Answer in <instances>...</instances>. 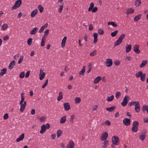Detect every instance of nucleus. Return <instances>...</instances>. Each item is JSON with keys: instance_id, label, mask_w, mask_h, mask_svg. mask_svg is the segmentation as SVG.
Listing matches in <instances>:
<instances>
[{"instance_id": "obj_1", "label": "nucleus", "mask_w": 148, "mask_h": 148, "mask_svg": "<svg viewBox=\"0 0 148 148\" xmlns=\"http://www.w3.org/2000/svg\"><path fill=\"white\" fill-rule=\"evenodd\" d=\"M138 123L137 121H134L133 122L132 131L134 132H136L138 130Z\"/></svg>"}, {"instance_id": "obj_2", "label": "nucleus", "mask_w": 148, "mask_h": 148, "mask_svg": "<svg viewBox=\"0 0 148 148\" xmlns=\"http://www.w3.org/2000/svg\"><path fill=\"white\" fill-rule=\"evenodd\" d=\"M50 127L49 124L47 123L46 125H43L41 127V130L40 131L41 134L44 133L46 131V129H49Z\"/></svg>"}, {"instance_id": "obj_3", "label": "nucleus", "mask_w": 148, "mask_h": 148, "mask_svg": "<svg viewBox=\"0 0 148 148\" xmlns=\"http://www.w3.org/2000/svg\"><path fill=\"white\" fill-rule=\"evenodd\" d=\"M22 3L21 0H18L15 3V4L12 7L11 9L12 10L16 9L17 8L20 7Z\"/></svg>"}, {"instance_id": "obj_4", "label": "nucleus", "mask_w": 148, "mask_h": 148, "mask_svg": "<svg viewBox=\"0 0 148 148\" xmlns=\"http://www.w3.org/2000/svg\"><path fill=\"white\" fill-rule=\"evenodd\" d=\"M112 143L116 145H117L119 144V139L118 137L116 136H114L112 138Z\"/></svg>"}, {"instance_id": "obj_5", "label": "nucleus", "mask_w": 148, "mask_h": 148, "mask_svg": "<svg viewBox=\"0 0 148 148\" xmlns=\"http://www.w3.org/2000/svg\"><path fill=\"white\" fill-rule=\"evenodd\" d=\"M129 97L127 95L125 96L121 103V105L123 106H125L127 104L129 100Z\"/></svg>"}, {"instance_id": "obj_6", "label": "nucleus", "mask_w": 148, "mask_h": 148, "mask_svg": "<svg viewBox=\"0 0 148 148\" xmlns=\"http://www.w3.org/2000/svg\"><path fill=\"white\" fill-rule=\"evenodd\" d=\"M108 134L107 132H105L103 133L101 136L100 139L101 141L107 140L106 139L108 137Z\"/></svg>"}, {"instance_id": "obj_7", "label": "nucleus", "mask_w": 148, "mask_h": 148, "mask_svg": "<svg viewBox=\"0 0 148 148\" xmlns=\"http://www.w3.org/2000/svg\"><path fill=\"white\" fill-rule=\"evenodd\" d=\"M134 51L136 53L138 54L140 52V51L139 49V46L138 45L136 44L134 45L133 47Z\"/></svg>"}, {"instance_id": "obj_8", "label": "nucleus", "mask_w": 148, "mask_h": 148, "mask_svg": "<svg viewBox=\"0 0 148 148\" xmlns=\"http://www.w3.org/2000/svg\"><path fill=\"white\" fill-rule=\"evenodd\" d=\"M105 64L107 66L110 67L112 64V60L111 59H108L106 60Z\"/></svg>"}, {"instance_id": "obj_9", "label": "nucleus", "mask_w": 148, "mask_h": 148, "mask_svg": "<svg viewBox=\"0 0 148 148\" xmlns=\"http://www.w3.org/2000/svg\"><path fill=\"white\" fill-rule=\"evenodd\" d=\"M74 143L72 141H70L66 145V148H74Z\"/></svg>"}, {"instance_id": "obj_10", "label": "nucleus", "mask_w": 148, "mask_h": 148, "mask_svg": "<svg viewBox=\"0 0 148 148\" xmlns=\"http://www.w3.org/2000/svg\"><path fill=\"white\" fill-rule=\"evenodd\" d=\"M143 133L142 132H141V134L139 136V139L142 141L144 140L146 137V133L144 132Z\"/></svg>"}, {"instance_id": "obj_11", "label": "nucleus", "mask_w": 148, "mask_h": 148, "mask_svg": "<svg viewBox=\"0 0 148 148\" xmlns=\"http://www.w3.org/2000/svg\"><path fill=\"white\" fill-rule=\"evenodd\" d=\"M140 106L139 102L138 101H137L135 105V109L136 112L138 113L140 110Z\"/></svg>"}, {"instance_id": "obj_12", "label": "nucleus", "mask_w": 148, "mask_h": 148, "mask_svg": "<svg viewBox=\"0 0 148 148\" xmlns=\"http://www.w3.org/2000/svg\"><path fill=\"white\" fill-rule=\"evenodd\" d=\"M123 123L125 126H128L130 124V119L125 118L123 121Z\"/></svg>"}, {"instance_id": "obj_13", "label": "nucleus", "mask_w": 148, "mask_h": 148, "mask_svg": "<svg viewBox=\"0 0 148 148\" xmlns=\"http://www.w3.org/2000/svg\"><path fill=\"white\" fill-rule=\"evenodd\" d=\"M102 143V146L103 148H106L107 147V146L109 145V141L108 140H105Z\"/></svg>"}, {"instance_id": "obj_14", "label": "nucleus", "mask_w": 148, "mask_h": 148, "mask_svg": "<svg viewBox=\"0 0 148 148\" xmlns=\"http://www.w3.org/2000/svg\"><path fill=\"white\" fill-rule=\"evenodd\" d=\"M123 38H119L118 40L116 41L114 44V47H116L120 44L122 42Z\"/></svg>"}, {"instance_id": "obj_15", "label": "nucleus", "mask_w": 148, "mask_h": 148, "mask_svg": "<svg viewBox=\"0 0 148 148\" xmlns=\"http://www.w3.org/2000/svg\"><path fill=\"white\" fill-rule=\"evenodd\" d=\"M64 109L66 111L69 110L70 108V105L68 103H64Z\"/></svg>"}, {"instance_id": "obj_16", "label": "nucleus", "mask_w": 148, "mask_h": 148, "mask_svg": "<svg viewBox=\"0 0 148 148\" xmlns=\"http://www.w3.org/2000/svg\"><path fill=\"white\" fill-rule=\"evenodd\" d=\"M15 63V62L14 60L12 61L10 63V64L8 66V68L10 69H12L13 66H14Z\"/></svg>"}, {"instance_id": "obj_17", "label": "nucleus", "mask_w": 148, "mask_h": 148, "mask_svg": "<svg viewBox=\"0 0 148 148\" xmlns=\"http://www.w3.org/2000/svg\"><path fill=\"white\" fill-rule=\"evenodd\" d=\"M134 12V10L133 8H130L127 10L126 11V14H130L133 13Z\"/></svg>"}, {"instance_id": "obj_18", "label": "nucleus", "mask_w": 148, "mask_h": 148, "mask_svg": "<svg viewBox=\"0 0 148 148\" xmlns=\"http://www.w3.org/2000/svg\"><path fill=\"white\" fill-rule=\"evenodd\" d=\"M24 136L25 134H22L19 137L16 139V141L18 142L22 140L24 138Z\"/></svg>"}, {"instance_id": "obj_19", "label": "nucleus", "mask_w": 148, "mask_h": 148, "mask_svg": "<svg viewBox=\"0 0 148 148\" xmlns=\"http://www.w3.org/2000/svg\"><path fill=\"white\" fill-rule=\"evenodd\" d=\"M38 11L37 9H36L33 10L31 12V16L32 17H34L38 13Z\"/></svg>"}, {"instance_id": "obj_20", "label": "nucleus", "mask_w": 148, "mask_h": 148, "mask_svg": "<svg viewBox=\"0 0 148 148\" xmlns=\"http://www.w3.org/2000/svg\"><path fill=\"white\" fill-rule=\"evenodd\" d=\"M101 79V77L100 76H98L96 77L94 80L93 82L96 84L99 82Z\"/></svg>"}, {"instance_id": "obj_21", "label": "nucleus", "mask_w": 148, "mask_h": 148, "mask_svg": "<svg viewBox=\"0 0 148 148\" xmlns=\"http://www.w3.org/2000/svg\"><path fill=\"white\" fill-rule=\"evenodd\" d=\"M63 98V93L62 92H60L59 93V95L57 98V100L60 101Z\"/></svg>"}, {"instance_id": "obj_22", "label": "nucleus", "mask_w": 148, "mask_h": 148, "mask_svg": "<svg viewBox=\"0 0 148 148\" xmlns=\"http://www.w3.org/2000/svg\"><path fill=\"white\" fill-rule=\"evenodd\" d=\"M38 29V28L37 27H35L31 31L30 33L31 34H34L37 31Z\"/></svg>"}, {"instance_id": "obj_23", "label": "nucleus", "mask_w": 148, "mask_h": 148, "mask_svg": "<svg viewBox=\"0 0 148 148\" xmlns=\"http://www.w3.org/2000/svg\"><path fill=\"white\" fill-rule=\"evenodd\" d=\"M132 45H129L127 46L126 45V52L127 53L129 52L131 49Z\"/></svg>"}, {"instance_id": "obj_24", "label": "nucleus", "mask_w": 148, "mask_h": 148, "mask_svg": "<svg viewBox=\"0 0 148 148\" xmlns=\"http://www.w3.org/2000/svg\"><path fill=\"white\" fill-rule=\"evenodd\" d=\"M115 108V106H112L110 108H107L106 110L109 112H112Z\"/></svg>"}, {"instance_id": "obj_25", "label": "nucleus", "mask_w": 148, "mask_h": 148, "mask_svg": "<svg viewBox=\"0 0 148 148\" xmlns=\"http://www.w3.org/2000/svg\"><path fill=\"white\" fill-rule=\"evenodd\" d=\"M141 16H142V15L141 14H140L136 16H135V17H134V21H138L140 19Z\"/></svg>"}, {"instance_id": "obj_26", "label": "nucleus", "mask_w": 148, "mask_h": 148, "mask_svg": "<svg viewBox=\"0 0 148 148\" xmlns=\"http://www.w3.org/2000/svg\"><path fill=\"white\" fill-rule=\"evenodd\" d=\"M66 38H64L62 40L61 46L62 48L64 47L65 46Z\"/></svg>"}, {"instance_id": "obj_27", "label": "nucleus", "mask_w": 148, "mask_h": 148, "mask_svg": "<svg viewBox=\"0 0 148 148\" xmlns=\"http://www.w3.org/2000/svg\"><path fill=\"white\" fill-rule=\"evenodd\" d=\"M66 120V116H63L61 118L60 120V123L62 124L65 122Z\"/></svg>"}, {"instance_id": "obj_28", "label": "nucleus", "mask_w": 148, "mask_h": 148, "mask_svg": "<svg viewBox=\"0 0 148 148\" xmlns=\"http://www.w3.org/2000/svg\"><path fill=\"white\" fill-rule=\"evenodd\" d=\"M7 71V69L5 68L3 69L2 70H1L0 75L1 76H3L6 73Z\"/></svg>"}, {"instance_id": "obj_29", "label": "nucleus", "mask_w": 148, "mask_h": 148, "mask_svg": "<svg viewBox=\"0 0 148 148\" xmlns=\"http://www.w3.org/2000/svg\"><path fill=\"white\" fill-rule=\"evenodd\" d=\"M142 110L143 112H145V111L146 110L148 113V106L144 105L143 107Z\"/></svg>"}, {"instance_id": "obj_30", "label": "nucleus", "mask_w": 148, "mask_h": 148, "mask_svg": "<svg viewBox=\"0 0 148 148\" xmlns=\"http://www.w3.org/2000/svg\"><path fill=\"white\" fill-rule=\"evenodd\" d=\"M147 60H144L142 62L140 66V67L142 68L145 66L147 64Z\"/></svg>"}, {"instance_id": "obj_31", "label": "nucleus", "mask_w": 148, "mask_h": 148, "mask_svg": "<svg viewBox=\"0 0 148 148\" xmlns=\"http://www.w3.org/2000/svg\"><path fill=\"white\" fill-rule=\"evenodd\" d=\"M141 2L140 0H136L135 4L136 7H138L141 4Z\"/></svg>"}, {"instance_id": "obj_32", "label": "nucleus", "mask_w": 148, "mask_h": 148, "mask_svg": "<svg viewBox=\"0 0 148 148\" xmlns=\"http://www.w3.org/2000/svg\"><path fill=\"white\" fill-rule=\"evenodd\" d=\"M114 97L113 95H112L111 96L108 97L107 98L106 100L107 101H112L114 98Z\"/></svg>"}, {"instance_id": "obj_33", "label": "nucleus", "mask_w": 148, "mask_h": 148, "mask_svg": "<svg viewBox=\"0 0 148 148\" xmlns=\"http://www.w3.org/2000/svg\"><path fill=\"white\" fill-rule=\"evenodd\" d=\"M111 123L108 120L106 121L104 123H103L101 124V125H104L105 124L107 125H110Z\"/></svg>"}, {"instance_id": "obj_34", "label": "nucleus", "mask_w": 148, "mask_h": 148, "mask_svg": "<svg viewBox=\"0 0 148 148\" xmlns=\"http://www.w3.org/2000/svg\"><path fill=\"white\" fill-rule=\"evenodd\" d=\"M146 74L145 73H142L140 76V79L142 81H144L145 79Z\"/></svg>"}, {"instance_id": "obj_35", "label": "nucleus", "mask_w": 148, "mask_h": 148, "mask_svg": "<svg viewBox=\"0 0 148 148\" xmlns=\"http://www.w3.org/2000/svg\"><path fill=\"white\" fill-rule=\"evenodd\" d=\"M37 118L39 119L40 122H44L46 119V117L44 116H42L40 118L37 117Z\"/></svg>"}, {"instance_id": "obj_36", "label": "nucleus", "mask_w": 148, "mask_h": 148, "mask_svg": "<svg viewBox=\"0 0 148 148\" xmlns=\"http://www.w3.org/2000/svg\"><path fill=\"white\" fill-rule=\"evenodd\" d=\"M142 73L143 72L142 71H139L135 74V76L136 77H140Z\"/></svg>"}, {"instance_id": "obj_37", "label": "nucleus", "mask_w": 148, "mask_h": 148, "mask_svg": "<svg viewBox=\"0 0 148 148\" xmlns=\"http://www.w3.org/2000/svg\"><path fill=\"white\" fill-rule=\"evenodd\" d=\"M94 4L93 3H91L90 4V6L88 9V11H90L94 8Z\"/></svg>"}, {"instance_id": "obj_38", "label": "nucleus", "mask_w": 148, "mask_h": 148, "mask_svg": "<svg viewBox=\"0 0 148 148\" xmlns=\"http://www.w3.org/2000/svg\"><path fill=\"white\" fill-rule=\"evenodd\" d=\"M62 132L61 130H58L57 134V138H59L62 134Z\"/></svg>"}, {"instance_id": "obj_39", "label": "nucleus", "mask_w": 148, "mask_h": 148, "mask_svg": "<svg viewBox=\"0 0 148 148\" xmlns=\"http://www.w3.org/2000/svg\"><path fill=\"white\" fill-rule=\"evenodd\" d=\"M46 38H42V41L41 43V46L43 47L45 45V42L46 40Z\"/></svg>"}, {"instance_id": "obj_40", "label": "nucleus", "mask_w": 148, "mask_h": 148, "mask_svg": "<svg viewBox=\"0 0 148 148\" xmlns=\"http://www.w3.org/2000/svg\"><path fill=\"white\" fill-rule=\"evenodd\" d=\"M86 70V66H84L83 68V69L82 71H80L79 72V75H83L84 73L85 72Z\"/></svg>"}, {"instance_id": "obj_41", "label": "nucleus", "mask_w": 148, "mask_h": 148, "mask_svg": "<svg viewBox=\"0 0 148 148\" xmlns=\"http://www.w3.org/2000/svg\"><path fill=\"white\" fill-rule=\"evenodd\" d=\"M38 8L40 13L42 12L44 9V7L43 6H41V5H39L38 6Z\"/></svg>"}, {"instance_id": "obj_42", "label": "nucleus", "mask_w": 148, "mask_h": 148, "mask_svg": "<svg viewBox=\"0 0 148 148\" xmlns=\"http://www.w3.org/2000/svg\"><path fill=\"white\" fill-rule=\"evenodd\" d=\"M75 101L76 103H79L81 101V99L80 97H76L75 99Z\"/></svg>"}, {"instance_id": "obj_43", "label": "nucleus", "mask_w": 148, "mask_h": 148, "mask_svg": "<svg viewBox=\"0 0 148 148\" xmlns=\"http://www.w3.org/2000/svg\"><path fill=\"white\" fill-rule=\"evenodd\" d=\"M119 32L118 30H116L115 31L111 33V36L112 37H114L116 36V34Z\"/></svg>"}, {"instance_id": "obj_44", "label": "nucleus", "mask_w": 148, "mask_h": 148, "mask_svg": "<svg viewBox=\"0 0 148 148\" xmlns=\"http://www.w3.org/2000/svg\"><path fill=\"white\" fill-rule=\"evenodd\" d=\"M121 92H118L116 94L115 97L117 99H118L121 97Z\"/></svg>"}, {"instance_id": "obj_45", "label": "nucleus", "mask_w": 148, "mask_h": 148, "mask_svg": "<svg viewBox=\"0 0 148 148\" xmlns=\"http://www.w3.org/2000/svg\"><path fill=\"white\" fill-rule=\"evenodd\" d=\"M20 105L21 106L20 108V110L21 112H23V111L25 109L26 106L22 105V104Z\"/></svg>"}, {"instance_id": "obj_46", "label": "nucleus", "mask_w": 148, "mask_h": 148, "mask_svg": "<svg viewBox=\"0 0 148 148\" xmlns=\"http://www.w3.org/2000/svg\"><path fill=\"white\" fill-rule=\"evenodd\" d=\"M45 72L42 73V74H41L40 75V78H39L40 79V80H42V79H43L45 77Z\"/></svg>"}, {"instance_id": "obj_47", "label": "nucleus", "mask_w": 148, "mask_h": 148, "mask_svg": "<svg viewBox=\"0 0 148 148\" xmlns=\"http://www.w3.org/2000/svg\"><path fill=\"white\" fill-rule=\"evenodd\" d=\"M23 56H20V59L18 62V64H21L22 61H23Z\"/></svg>"}, {"instance_id": "obj_48", "label": "nucleus", "mask_w": 148, "mask_h": 148, "mask_svg": "<svg viewBox=\"0 0 148 148\" xmlns=\"http://www.w3.org/2000/svg\"><path fill=\"white\" fill-rule=\"evenodd\" d=\"M32 39L31 38H29L27 41V44L29 45H30L32 44Z\"/></svg>"}, {"instance_id": "obj_49", "label": "nucleus", "mask_w": 148, "mask_h": 148, "mask_svg": "<svg viewBox=\"0 0 148 148\" xmlns=\"http://www.w3.org/2000/svg\"><path fill=\"white\" fill-rule=\"evenodd\" d=\"M75 115L74 114L72 115L71 116V119L70 120V122L71 123L73 122V119L75 118Z\"/></svg>"}, {"instance_id": "obj_50", "label": "nucleus", "mask_w": 148, "mask_h": 148, "mask_svg": "<svg viewBox=\"0 0 148 148\" xmlns=\"http://www.w3.org/2000/svg\"><path fill=\"white\" fill-rule=\"evenodd\" d=\"M8 25L7 24L3 25L1 27V29L2 30H4L5 29L8 28Z\"/></svg>"}, {"instance_id": "obj_51", "label": "nucleus", "mask_w": 148, "mask_h": 148, "mask_svg": "<svg viewBox=\"0 0 148 148\" xmlns=\"http://www.w3.org/2000/svg\"><path fill=\"white\" fill-rule=\"evenodd\" d=\"M98 33L99 34L102 35L104 34V31L102 29H100L98 31Z\"/></svg>"}, {"instance_id": "obj_52", "label": "nucleus", "mask_w": 148, "mask_h": 148, "mask_svg": "<svg viewBox=\"0 0 148 148\" xmlns=\"http://www.w3.org/2000/svg\"><path fill=\"white\" fill-rule=\"evenodd\" d=\"M120 63V62L118 60H115L114 62V63L116 66L119 65Z\"/></svg>"}, {"instance_id": "obj_53", "label": "nucleus", "mask_w": 148, "mask_h": 148, "mask_svg": "<svg viewBox=\"0 0 148 148\" xmlns=\"http://www.w3.org/2000/svg\"><path fill=\"white\" fill-rule=\"evenodd\" d=\"M25 76V72H21L19 75V77L20 78H23Z\"/></svg>"}, {"instance_id": "obj_54", "label": "nucleus", "mask_w": 148, "mask_h": 148, "mask_svg": "<svg viewBox=\"0 0 148 148\" xmlns=\"http://www.w3.org/2000/svg\"><path fill=\"white\" fill-rule=\"evenodd\" d=\"M48 79H47L46 80V81L45 82V84L42 86V87L43 88H44L48 84Z\"/></svg>"}, {"instance_id": "obj_55", "label": "nucleus", "mask_w": 148, "mask_h": 148, "mask_svg": "<svg viewBox=\"0 0 148 148\" xmlns=\"http://www.w3.org/2000/svg\"><path fill=\"white\" fill-rule=\"evenodd\" d=\"M49 33V29H47L45 32L44 34V36L43 37H46L47 36L48 34Z\"/></svg>"}, {"instance_id": "obj_56", "label": "nucleus", "mask_w": 148, "mask_h": 148, "mask_svg": "<svg viewBox=\"0 0 148 148\" xmlns=\"http://www.w3.org/2000/svg\"><path fill=\"white\" fill-rule=\"evenodd\" d=\"M96 50H95L90 53V55L91 56H94L96 54Z\"/></svg>"}, {"instance_id": "obj_57", "label": "nucleus", "mask_w": 148, "mask_h": 148, "mask_svg": "<svg viewBox=\"0 0 148 148\" xmlns=\"http://www.w3.org/2000/svg\"><path fill=\"white\" fill-rule=\"evenodd\" d=\"M25 100V97H23L22 96H21V99L20 101V104H21L22 103H23L24 101Z\"/></svg>"}, {"instance_id": "obj_58", "label": "nucleus", "mask_w": 148, "mask_h": 148, "mask_svg": "<svg viewBox=\"0 0 148 148\" xmlns=\"http://www.w3.org/2000/svg\"><path fill=\"white\" fill-rule=\"evenodd\" d=\"M98 10V8L97 7H95L93 8L92 10H91L92 12H95L97 11Z\"/></svg>"}, {"instance_id": "obj_59", "label": "nucleus", "mask_w": 148, "mask_h": 148, "mask_svg": "<svg viewBox=\"0 0 148 148\" xmlns=\"http://www.w3.org/2000/svg\"><path fill=\"white\" fill-rule=\"evenodd\" d=\"M9 117L8 114L7 113L5 114L3 116L4 119L5 120L7 119Z\"/></svg>"}, {"instance_id": "obj_60", "label": "nucleus", "mask_w": 148, "mask_h": 148, "mask_svg": "<svg viewBox=\"0 0 148 148\" xmlns=\"http://www.w3.org/2000/svg\"><path fill=\"white\" fill-rule=\"evenodd\" d=\"M137 101H131L130 102H129L128 103L129 106H131L132 105H133L134 103L136 104V103Z\"/></svg>"}, {"instance_id": "obj_61", "label": "nucleus", "mask_w": 148, "mask_h": 148, "mask_svg": "<svg viewBox=\"0 0 148 148\" xmlns=\"http://www.w3.org/2000/svg\"><path fill=\"white\" fill-rule=\"evenodd\" d=\"M63 8V6L61 5L58 10V12L59 13L61 12H62V11Z\"/></svg>"}, {"instance_id": "obj_62", "label": "nucleus", "mask_w": 148, "mask_h": 148, "mask_svg": "<svg viewBox=\"0 0 148 148\" xmlns=\"http://www.w3.org/2000/svg\"><path fill=\"white\" fill-rule=\"evenodd\" d=\"M93 29V25L92 24H90L89 25V29L90 30H92Z\"/></svg>"}, {"instance_id": "obj_63", "label": "nucleus", "mask_w": 148, "mask_h": 148, "mask_svg": "<svg viewBox=\"0 0 148 148\" xmlns=\"http://www.w3.org/2000/svg\"><path fill=\"white\" fill-rule=\"evenodd\" d=\"M111 25L114 27H117V25L114 22H112Z\"/></svg>"}, {"instance_id": "obj_64", "label": "nucleus", "mask_w": 148, "mask_h": 148, "mask_svg": "<svg viewBox=\"0 0 148 148\" xmlns=\"http://www.w3.org/2000/svg\"><path fill=\"white\" fill-rule=\"evenodd\" d=\"M97 105H95L94 106L92 107V110L93 111H95L97 110Z\"/></svg>"}]
</instances>
